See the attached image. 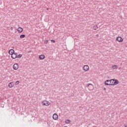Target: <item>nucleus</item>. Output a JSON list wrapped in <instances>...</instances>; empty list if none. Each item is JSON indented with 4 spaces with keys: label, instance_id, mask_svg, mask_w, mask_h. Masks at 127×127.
Wrapping results in <instances>:
<instances>
[{
    "label": "nucleus",
    "instance_id": "f257e3e1",
    "mask_svg": "<svg viewBox=\"0 0 127 127\" xmlns=\"http://www.w3.org/2000/svg\"><path fill=\"white\" fill-rule=\"evenodd\" d=\"M105 86H115L119 84V80L117 79L107 80L104 82Z\"/></svg>",
    "mask_w": 127,
    "mask_h": 127
},
{
    "label": "nucleus",
    "instance_id": "f03ea898",
    "mask_svg": "<svg viewBox=\"0 0 127 127\" xmlns=\"http://www.w3.org/2000/svg\"><path fill=\"white\" fill-rule=\"evenodd\" d=\"M42 106L44 107H48L51 105V103L47 100H44L41 103Z\"/></svg>",
    "mask_w": 127,
    "mask_h": 127
},
{
    "label": "nucleus",
    "instance_id": "7ed1b4c3",
    "mask_svg": "<svg viewBox=\"0 0 127 127\" xmlns=\"http://www.w3.org/2000/svg\"><path fill=\"white\" fill-rule=\"evenodd\" d=\"M90 69V67L88 65H85L83 66L82 69L84 71V72H88Z\"/></svg>",
    "mask_w": 127,
    "mask_h": 127
},
{
    "label": "nucleus",
    "instance_id": "20e7f679",
    "mask_svg": "<svg viewBox=\"0 0 127 127\" xmlns=\"http://www.w3.org/2000/svg\"><path fill=\"white\" fill-rule=\"evenodd\" d=\"M18 68H19V65L18 64H14L13 65V70H18Z\"/></svg>",
    "mask_w": 127,
    "mask_h": 127
},
{
    "label": "nucleus",
    "instance_id": "39448f33",
    "mask_svg": "<svg viewBox=\"0 0 127 127\" xmlns=\"http://www.w3.org/2000/svg\"><path fill=\"white\" fill-rule=\"evenodd\" d=\"M18 33H22V32H23V29L21 27H19L16 29Z\"/></svg>",
    "mask_w": 127,
    "mask_h": 127
},
{
    "label": "nucleus",
    "instance_id": "423d86ee",
    "mask_svg": "<svg viewBox=\"0 0 127 127\" xmlns=\"http://www.w3.org/2000/svg\"><path fill=\"white\" fill-rule=\"evenodd\" d=\"M116 40L117 41H118V42H120L122 43L123 42V41H124V39H123V38H122V37H117L116 38Z\"/></svg>",
    "mask_w": 127,
    "mask_h": 127
},
{
    "label": "nucleus",
    "instance_id": "0eeeda50",
    "mask_svg": "<svg viewBox=\"0 0 127 127\" xmlns=\"http://www.w3.org/2000/svg\"><path fill=\"white\" fill-rule=\"evenodd\" d=\"M11 58H12V59H16V58H17V53H14L12 54V55H11Z\"/></svg>",
    "mask_w": 127,
    "mask_h": 127
},
{
    "label": "nucleus",
    "instance_id": "6e6552de",
    "mask_svg": "<svg viewBox=\"0 0 127 127\" xmlns=\"http://www.w3.org/2000/svg\"><path fill=\"white\" fill-rule=\"evenodd\" d=\"M8 88H13L14 87V83L13 82H11L8 84Z\"/></svg>",
    "mask_w": 127,
    "mask_h": 127
},
{
    "label": "nucleus",
    "instance_id": "1a4fd4ad",
    "mask_svg": "<svg viewBox=\"0 0 127 127\" xmlns=\"http://www.w3.org/2000/svg\"><path fill=\"white\" fill-rule=\"evenodd\" d=\"M89 86H91L89 87V89L90 90V91H92V90L94 89V86L92 85V84L91 83H88L87 84V87H89Z\"/></svg>",
    "mask_w": 127,
    "mask_h": 127
},
{
    "label": "nucleus",
    "instance_id": "9d476101",
    "mask_svg": "<svg viewBox=\"0 0 127 127\" xmlns=\"http://www.w3.org/2000/svg\"><path fill=\"white\" fill-rule=\"evenodd\" d=\"M53 119L55 121H57V120H58V115L57 114H54L53 115Z\"/></svg>",
    "mask_w": 127,
    "mask_h": 127
},
{
    "label": "nucleus",
    "instance_id": "9b49d317",
    "mask_svg": "<svg viewBox=\"0 0 127 127\" xmlns=\"http://www.w3.org/2000/svg\"><path fill=\"white\" fill-rule=\"evenodd\" d=\"M38 58L40 60H43V59H45V56L44 55H41L39 56Z\"/></svg>",
    "mask_w": 127,
    "mask_h": 127
},
{
    "label": "nucleus",
    "instance_id": "f8f14e48",
    "mask_svg": "<svg viewBox=\"0 0 127 127\" xmlns=\"http://www.w3.org/2000/svg\"><path fill=\"white\" fill-rule=\"evenodd\" d=\"M8 53L9 55H12L14 53V50L13 49H10V50H9Z\"/></svg>",
    "mask_w": 127,
    "mask_h": 127
},
{
    "label": "nucleus",
    "instance_id": "ddd939ff",
    "mask_svg": "<svg viewBox=\"0 0 127 127\" xmlns=\"http://www.w3.org/2000/svg\"><path fill=\"white\" fill-rule=\"evenodd\" d=\"M111 68H112V69H113V70H116V69H118V65H117L116 64L113 65L111 66Z\"/></svg>",
    "mask_w": 127,
    "mask_h": 127
},
{
    "label": "nucleus",
    "instance_id": "4468645a",
    "mask_svg": "<svg viewBox=\"0 0 127 127\" xmlns=\"http://www.w3.org/2000/svg\"><path fill=\"white\" fill-rule=\"evenodd\" d=\"M93 29L94 30H97V29H98V25H95L93 27Z\"/></svg>",
    "mask_w": 127,
    "mask_h": 127
},
{
    "label": "nucleus",
    "instance_id": "2eb2a0df",
    "mask_svg": "<svg viewBox=\"0 0 127 127\" xmlns=\"http://www.w3.org/2000/svg\"><path fill=\"white\" fill-rule=\"evenodd\" d=\"M25 37V35H21L20 36V38H21V39H22V38H24Z\"/></svg>",
    "mask_w": 127,
    "mask_h": 127
},
{
    "label": "nucleus",
    "instance_id": "dca6fc26",
    "mask_svg": "<svg viewBox=\"0 0 127 127\" xmlns=\"http://www.w3.org/2000/svg\"><path fill=\"white\" fill-rule=\"evenodd\" d=\"M21 57H22V55H21V54H19L17 56V58H21Z\"/></svg>",
    "mask_w": 127,
    "mask_h": 127
},
{
    "label": "nucleus",
    "instance_id": "f3484780",
    "mask_svg": "<svg viewBox=\"0 0 127 127\" xmlns=\"http://www.w3.org/2000/svg\"><path fill=\"white\" fill-rule=\"evenodd\" d=\"M19 84V81H17L15 82V85H17Z\"/></svg>",
    "mask_w": 127,
    "mask_h": 127
},
{
    "label": "nucleus",
    "instance_id": "a211bd4d",
    "mask_svg": "<svg viewBox=\"0 0 127 127\" xmlns=\"http://www.w3.org/2000/svg\"><path fill=\"white\" fill-rule=\"evenodd\" d=\"M65 124H70V120H67L65 121Z\"/></svg>",
    "mask_w": 127,
    "mask_h": 127
},
{
    "label": "nucleus",
    "instance_id": "6ab92c4d",
    "mask_svg": "<svg viewBox=\"0 0 127 127\" xmlns=\"http://www.w3.org/2000/svg\"><path fill=\"white\" fill-rule=\"evenodd\" d=\"M49 41L48 40H46L44 41V43H45V44H47V43H48Z\"/></svg>",
    "mask_w": 127,
    "mask_h": 127
},
{
    "label": "nucleus",
    "instance_id": "aec40b11",
    "mask_svg": "<svg viewBox=\"0 0 127 127\" xmlns=\"http://www.w3.org/2000/svg\"><path fill=\"white\" fill-rule=\"evenodd\" d=\"M51 42H53V43H55V40H51Z\"/></svg>",
    "mask_w": 127,
    "mask_h": 127
},
{
    "label": "nucleus",
    "instance_id": "412c9836",
    "mask_svg": "<svg viewBox=\"0 0 127 127\" xmlns=\"http://www.w3.org/2000/svg\"><path fill=\"white\" fill-rule=\"evenodd\" d=\"M124 127H127V125H125Z\"/></svg>",
    "mask_w": 127,
    "mask_h": 127
},
{
    "label": "nucleus",
    "instance_id": "4be33fe9",
    "mask_svg": "<svg viewBox=\"0 0 127 127\" xmlns=\"http://www.w3.org/2000/svg\"><path fill=\"white\" fill-rule=\"evenodd\" d=\"M11 30H12V27H11Z\"/></svg>",
    "mask_w": 127,
    "mask_h": 127
},
{
    "label": "nucleus",
    "instance_id": "5701e85b",
    "mask_svg": "<svg viewBox=\"0 0 127 127\" xmlns=\"http://www.w3.org/2000/svg\"><path fill=\"white\" fill-rule=\"evenodd\" d=\"M104 90H106V88H104Z\"/></svg>",
    "mask_w": 127,
    "mask_h": 127
}]
</instances>
